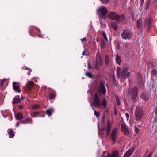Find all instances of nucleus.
Segmentation results:
<instances>
[{
	"mask_svg": "<svg viewBox=\"0 0 157 157\" xmlns=\"http://www.w3.org/2000/svg\"><path fill=\"white\" fill-rule=\"evenodd\" d=\"M108 17L109 19L115 20L119 23L123 22L125 19V16L124 14L120 15L114 12L109 13Z\"/></svg>",
	"mask_w": 157,
	"mask_h": 157,
	"instance_id": "obj_1",
	"label": "nucleus"
},
{
	"mask_svg": "<svg viewBox=\"0 0 157 157\" xmlns=\"http://www.w3.org/2000/svg\"><path fill=\"white\" fill-rule=\"evenodd\" d=\"M138 88L136 86L129 89L128 90V95L134 102H135L137 101L136 98L138 96Z\"/></svg>",
	"mask_w": 157,
	"mask_h": 157,
	"instance_id": "obj_2",
	"label": "nucleus"
},
{
	"mask_svg": "<svg viewBox=\"0 0 157 157\" xmlns=\"http://www.w3.org/2000/svg\"><path fill=\"white\" fill-rule=\"evenodd\" d=\"M135 120L136 121L141 120L144 115L143 109L140 107L136 106L135 111Z\"/></svg>",
	"mask_w": 157,
	"mask_h": 157,
	"instance_id": "obj_3",
	"label": "nucleus"
},
{
	"mask_svg": "<svg viewBox=\"0 0 157 157\" xmlns=\"http://www.w3.org/2000/svg\"><path fill=\"white\" fill-rule=\"evenodd\" d=\"M121 35L123 39L129 40L132 38L133 33L129 30L125 29L121 33Z\"/></svg>",
	"mask_w": 157,
	"mask_h": 157,
	"instance_id": "obj_4",
	"label": "nucleus"
},
{
	"mask_svg": "<svg viewBox=\"0 0 157 157\" xmlns=\"http://www.w3.org/2000/svg\"><path fill=\"white\" fill-rule=\"evenodd\" d=\"M91 106H94L95 107H100L101 106V101L98 95V92H96L94 94V102L90 104Z\"/></svg>",
	"mask_w": 157,
	"mask_h": 157,
	"instance_id": "obj_5",
	"label": "nucleus"
},
{
	"mask_svg": "<svg viewBox=\"0 0 157 157\" xmlns=\"http://www.w3.org/2000/svg\"><path fill=\"white\" fill-rule=\"evenodd\" d=\"M98 13L102 19H106V14L108 13L107 9L104 6L100 7L98 10Z\"/></svg>",
	"mask_w": 157,
	"mask_h": 157,
	"instance_id": "obj_6",
	"label": "nucleus"
},
{
	"mask_svg": "<svg viewBox=\"0 0 157 157\" xmlns=\"http://www.w3.org/2000/svg\"><path fill=\"white\" fill-rule=\"evenodd\" d=\"M109 136H110V138L112 144H115L117 140L118 136V130L117 128H115L111 132Z\"/></svg>",
	"mask_w": 157,
	"mask_h": 157,
	"instance_id": "obj_7",
	"label": "nucleus"
},
{
	"mask_svg": "<svg viewBox=\"0 0 157 157\" xmlns=\"http://www.w3.org/2000/svg\"><path fill=\"white\" fill-rule=\"evenodd\" d=\"M128 70L127 67L124 68L121 72V78L120 80L121 81H124L126 78V77H129L130 73L129 72H127Z\"/></svg>",
	"mask_w": 157,
	"mask_h": 157,
	"instance_id": "obj_8",
	"label": "nucleus"
},
{
	"mask_svg": "<svg viewBox=\"0 0 157 157\" xmlns=\"http://www.w3.org/2000/svg\"><path fill=\"white\" fill-rule=\"evenodd\" d=\"M98 91L100 96L101 95V94L103 95H105L106 94V89L102 81H101L100 85L98 87Z\"/></svg>",
	"mask_w": 157,
	"mask_h": 157,
	"instance_id": "obj_9",
	"label": "nucleus"
},
{
	"mask_svg": "<svg viewBox=\"0 0 157 157\" xmlns=\"http://www.w3.org/2000/svg\"><path fill=\"white\" fill-rule=\"evenodd\" d=\"M152 23L151 18L149 17L148 19L144 20V24L145 26H146L147 30L148 32H150V31L151 25Z\"/></svg>",
	"mask_w": 157,
	"mask_h": 157,
	"instance_id": "obj_10",
	"label": "nucleus"
},
{
	"mask_svg": "<svg viewBox=\"0 0 157 157\" xmlns=\"http://www.w3.org/2000/svg\"><path fill=\"white\" fill-rule=\"evenodd\" d=\"M135 147H132L131 148L129 149L127 151L124 156L123 157H129L133 153L135 149Z\"/></svg>",
	"mask_w": 157,
	"mask_h": 157,
	"instance_id": "obj_11",
	"label": "nucleus"
},
{
	"mask_svg": "<svg viewBox=\"0 0 157 157\" xmlns=\"http://www.w3.org/2000/svg\"><path fill=\"white\" fill-rule=\"evenodd\" d=\"M121 131L124 133L125 135L128 136L129 135V131L126 127L125 124H122L121 125Z\"/></svg>",
	"mask_w": 157,
	"mask_h": 157,
	"instance_id": "obj_12",
	"label": "nucleus"
},
{
	"mask_svg": "<svg viewBox=\"0 0 157 157\" xmlns=\"http://www.w3.org/2000/svg\"><path fill=\"white\" fill-rule=\"evenodd\" d=\"M105 133L107 136L110 135V132L111 130V125L109 120H108L107 126L105 127Z\"/></svg>",
	"mask_w": 157,
	"mask_h": 157,
	"instance_id": "obj_13",
	"label": "nucleus"
},
{
	"mask_svg": "<svg viewBox=\"0 0 157 157\" xmlns=\"http://www.w3.org/2000/svg\"><path fill=\"white\" fill-rule=\"evenodd\" d=\"M13 89L16 92H18V93H20L21 92V90L18 86V84L17 83L15 82H13Z\"/></svg>",
	"mask_w": 157,
	"mask_h": 157,
	"instance_id": "obj_14",
	"label": "nucleus"
},
{
	"mask_svg": "<svg viewBox=\"0 0 157 157\" xmlns=\"http://www.w3.org/2000/svg\"><path fill=\"white\" fill-rule=\"evenodd\" d=\"M140 98L144 101H146L149 99L147 93L144 92L142 93L140 96Z\"/></svg>",
	"mask_w": 157,
	"mask_h": 157,
	"instance_id": "obj_15",
	"label": "nucleus"
},
{
	"mask_svg": "<svg viewBox=\"0 0 157 157\" xmlns=\"http://www.w3.org/2000/svg\"><path fill=\"white\" fill-rule=\"evenodd\" d=\"M34 85V82L32 81H28L27 84V87L28 90H31L33 88Z\"/></svg>",
	"mask_w": 157,
	"mask_h": 157,
	"instance_id": "obj_16",
	"label": "nucleus"
},
{
	"mask_svg": "<svg viewBox=\"0 0 157 157\" xmlns=\"http://www.w3.org/2000/svg\"><path fill=\"white\" fill-rule=\"evenodd\" d=\"M36 31H39L38 28H37L34 27H31L29 30V33L30 34L33 36L32 34H34L36 32Z\"/></svg>",
	"mask_w": 157,
	"mask_h": 157,
	"instance_id": "obj_17",
	"label": "nucleus"
},
{
	"mask_svg": "<svg viewBox=\"0 0 157 157\" xmlns=\"http://www.w3.org/2000/svg\"><path fill=\"white\" fill-rule=\"evenodd\" d=\"M20 122L23 124H26L28 123H32V120L30 118H27L26 119L20 121Z\"/></svg>",
	"mask_w": 157,
	"mask_h": 157,
	"instance_id": "obj_18",
	"label": "nucleus"
},
{
	"mask_svg": "<svg viewBox=\"0 0 157 157\" xmlns=\"http://www.w3.org/2000/svg\"><path fill=\"white\" fill-rule=\"evenodd\" d=\"M136 27L137 28H140L142 24V19L141 18L137 20L136 22Z\"/></svg>",
	"mask_w": 157,
	"mask_h": 157,
	"instance_id": "obj_19",
	"label": "nucleus"
},
{
	"mask_svg": "<svg viewBox=\"0 0 157 157\" xmlns=\"http://www.w3.org/2000/svg\"><path fill=\"white\" fill-rule=\"evenodd\" d=\"M7 132L10 138H13L14 136V134L13 130L12 129H9L7 130Z\"/></svg>",
	"mask_w": 157,
	"mask_h": 157,
	"instance_id": "obj_20",
	"label": "nucleus"
},
{
	"mask_svg": "<svg viewBox=\"0 0 157 157\" xmlns=\"http://www.w3.org/2000/svg\"><path fill=\"white\" fill-rule=\"evenodd\" d=\"M20 99L18 95L16 96L13 99L12 104H15L20 101Z\"/></svg>",
	"mask_w": 157,
	"mask_h": 157,
	"instance_id": "obj_21",
	"label": "nucleus"
},
{
	"mask_svg": "<svg viewBox=\"0 0 157 157\" xmlns=\"http://www.w3.org/2000/svg\"><path fill=\"white\" fill-rule=\"evenodd\" d=\"M138 82L141 85H143V79L142 76L140 73H139L138 76Z\"/></svg>",
	"mask_w": 157,
	"mask_h": 157,
	"instance_id": "obj_22",
	"label": "nucleus"
},
{
	"mask_svg": "<svg viewBox=\"0 0 157 157\" xmlns=\"http://www.w3.org/2000/svg\"><path fill=\"white\" fill-rule=\"evenodd\" d=\"M15 118L16 120H20L23 119V115L21 112H19L15 115Z\"/></svg>",
	"mask_w": 157,
	"mask_h": 157,
	"instance_id": "obj_23",
	"label": "nucleus"
},
{
	"mask_svg": "<svg viewBox=\"0 0 157 157\" xmlns=\"http://www.w3.org/2000/svg\"><path fill=\"white\" fill-rule=\"evenodd\" d=\"M116 63L118 65H120L121 62V57L118 54L116 56Z\"/></svg>",
	"mask_w": 157,
	"mask_h": 157,
	"instance_id": "obj_24",
	"label": "nucleus"
},
{
	"mask_svg": "<svg viewBox=\"0 0 157 157\" xmlns=\"http://www.w3.org/2000/svg\"><path fill=\"white\" fill-rule=\"evenodd\" d=\"M56 97V93L55 92H51L49 96V99L50 100L54 99Z\"/></svg>",
	"mask_w": 157,
	"mask_h": 157,
	"instance_id": "obj_25",
	"label": "nucleus"
},
{
	"mask_svg": "<svg viewBox=\"0 0 157 157\" xmlns=\"http://www.w3.org/2000/svg\"><path fill=\"white\" fill-rule=\"evenodd\" d=\"M53 109L51 108L46 111V113L48 116H50L52 115V113L53 112Z\"/></svg>",
	"mask_w": 157,
	"mask_h": 157,
	"instance_id": "obj_26",
	"label": "nucleus"
},
{
	"mask_svg": "<svg viewBox=\"0 0 157 157\" xmlns=\"http://www.w3.org/2000/svg\"><path fill=\"white\" fill-rule=\"evenodd\" d=\"M22 69L24 70H27L28 71L27 72V74L29 75H30V73L32 71V70L31 69L25 66L23 67H22Z\"/></svg>",
	"mask_w": 157,
	"mask_h": 157,
	"instance_id": "obj_27",
	"label": "nucleus"
},
{
	"mask_svg": "<svg viewBox=\"0 0 157 157\" xmlns=\"http://www.w3.org/2000/svg\"><path fill=\"white\" fill-rule=\"evenodd\" d=\"M105 61L106 64L107 65L109 63V58L107 55H106L105 58Z\"/></svg>",
	"mask_w": 157,
	"mask_h": 157,
	"instance_id": "obj_28",
	"label": "nucleus"
},
{
	"mask_svg": "<svg viewBox=\"0 0 157 157\" xmlns=\"http://www.w3.org/2000/svg\"><path fill=\"white\" fill-rule=\"evenodd\" d=\"M101 46L102 48H104L106 46V44L103 39L101 40Z\"/></svg>",
	"mask_w": 157,
	"mask_h": 157,
	"instance_id": "obj_29",
	"label": "nucleus"
},
{
	"mask_svg": "<svg viewBox=\"0 0 157 157\" xmlns=\"http://www.w3.org/2000/svg\"><path fill=\"white\" fill-rule=\"evenodd\" d=\"M30 115L32 117H38L39 115V113L37 112H34Z\"/></svg>",
	"mask_w": 157,
	"mask_h": 157,
	"instance_id": "obj_30",
	"label": "nucleus"
},
{
	"mask_svg": "<svg viewBox=\"0 0 157 157\" xmlns=\"http://www.w3.org/2000/svg\"><path fill=\"white\" fill-rule=\"evenodd\" d=\"M118 154L119 152L118 151H113L112 154H111V157H118Z\"/></svg>",
	"mask_w": 157,
	"mask_h": 157,
	"instance_id": "obj_31",
	"label": "nucleus"
},
{
	"mask_svg": "<svg viewBox=\"0 0 157 157\" xmlns=\"http://www.w3.org/2000/svg\"><path fill=\"white\" fill-rule=\"evenodd\" d=\"M46 86H44L41 88V93L44 95H45L46 94Z\"/></svg>",
	"mask_w": 157,
	"mask_h": 157,
	"instance_id": "obj_32",
	"label": "nucleus"
},
{
	"mask_svg": "<svg viewBox=\"0 0 157 157\" xmlns=\"http://www.w3.org/2000/svg\"><path fill=\"white\" fill-rule=\"evenodd\" d=\"M150 5L151 0H147L146 1V10H147L149 9Z\"/></svg>",
	"mask_w": 157,
	"mask_h": 157,
	"instance_id": "obj_33",
	"label": "nucleus"
},
{
	"mask_svg": "<svg viewBox=\"0 0 157 157\" xmlns=\"http://www.w3.org/2000/svg\"><path fill=\"white\" fill-rule=\"evenodd\" d=\"M101 105L103 106V108L105 109L107 107V101L105 98H104L101 103Z\"/></svg>",
	"mask_w": 157,
	"mask_h": 157,
	"instance_id": "obj_34",
	"label": "nucleus"
},
{
	"mask_svg": "<svg viewBox=\"0 0 157 157\" xmlns=\"http://www.w3.org/2000/svg\"><path fill=\"white\" fill-rule=\"evenodd\" d=\"M102 157H111V154L109 152L104 151L103 152Z\"/></svg>",
	"mask_w": 157,
	"mask_h": 157,
	"instance_id": "obj_35",
	"label": "nucleus"
},
{
	"mask_svg": "<svg viewBox=\"0 0 157 157\" xmlns=\"http://www.w3.org/2000/svg\"><path fill=\"white\" fill-rule=\"evenodd\" d=\"M102 35L103 36V37L104 39L106 41H108V39L107 37V36H106V33L104 31H102Z\"/></svg>",
	"mask_w": 157,
	"mask_h": 157,
	"instance_id": "obj_36",
	"label": "nucleus"
},
{
	"mask_svg": "<svg viewBox=\"0 0 157 157\" xmlns=\"http://www.w3.org/2000/svg\"><path fill=\"white\" fill-rule=\"evenodd\" d=\"M92 109L94 111V115L96 116V117L99 118L100 117V114L99 113L97 112L96 110L94 109V108H92Z\"/></svg>",
	"mask_w": 157,
	"mask_h": 157,
	"instance_id": "obj_37",
	"label": "nucleus"
},
{
	"mask_svg": "<svg viewBox=\"0 0 157 157\" xmlns=\"http://www.w3.org/2000/svg\"><path fill=\"white\" fill-rule=\"evenodd\" d=\"M86 75L89 78H92L93 76L92 74L90 72L87 71L86 72Z\"/></svg>",
	"mask_w": 157,
	"mask_h": 157,
	"instance_id": "obj_38",
	"label": "nucleus"
},
{
	"mask_svg": "<svg viewBox=\"0 0 157 157\" xmlns=\"http://www.w3.org/2000/svg\"><path fill=\"white\" fill-rule=\"evenodd\" d=\"M105 131V128L104 127L101 128V129L99 130V132L102 135L104 134Z\"/></svg>",
	"mask_w": 157,
	"mask_h": 157,
	"instance_id": "obj_39",
	"label": "nucleus"
},
{
	"mask_svg": "<svg viewBox=\"0 0 157 157\" xmlns=\"http://www.w3.org/2000/svg\"><path fill=\"white\" fill-rule=\"evenodd\" d=\"M113 75L112 76V80H113V82L115 83L116 82V78H115V75H114V71H113Z\"/></svg>",
	"mask_w": 157,
	"mask_h": 157,
	"instance_id": "obj_40",
	"label": "nucleus"
},
{
	"mask_svg": "<svg viewBox=\"0 0 157 157\" xmlns=\"http://www.w3.org/2000/svg\"><path fill=\"white\" fill-rule=\"evenodd\" d=\"M100 1L103 4H107L109 3V0H100Z\"/></svg>",
	"mask_w": 157,
	"mask_h": 157,
	"instance_id": "obj_41",
	"label": "nucleus"
},
{
	"mask_svg": "<svg viewBox=\"0 0 157 157\" xmlns=\"http://www.w3.org/2000/svg\"><path fill=\"white\" fill-rule=\"evenodd\" d=\"M151 73L154 76H156L157 74V71L155 69H153L151 71Z\"/></svg>",
	"mask_w": 157,
	"mask_h": 157,
	"instance_id": "obj_42",
	"label": "nucleus"
},
{
	"mask_svg": "<svg viewBox=\"0 0 157 157\" xmlns=\"http://www.w3.org/2000/svg\"><path fill=\"white\" fill-rule=\"evenodd\" d=\"M96 64L98 65V66L102 65V62L101 57H100V60L99 61H97L96 62Z\"/></svg>",
	"mask_w": 157,
	"mask_h": 157,
	"instance_id": "obj_43",
	"label": "nucleus"
},
{
	"mask_svg": "<svg viewBox=\"0 0 157 157\" xmlns=\"http://www.w3.org/2000/svg\"><path fill=\"white\" fill-rule=\"evenodd\" d=\"M116 102L117 103V105H119L121 103V101L119 99L118 97H116Z\"/></svg>",
	"mask_w": 157,
	"mask_h": 157,
	"instance_id": "obj_44",
	"label": "nucleus"
},
{
	"mask_svg": "<svg viewBox=\"0 0 157 157\" xmlns=\"http://www.w3.org/2000/svg\"><path fill=\"white\" fill-rule=\"evenodd\" d=\"M39 107V106L38 105L35 104L33 106L32 108L34 109H35L38 108Z\"/></svg>",
	"mask_w": 157,
	"mask_h": 157,
	"instance_id": "obj_45",
	"label": "nucleus"
},
{
	"mask_svg": "<svg viewBox=\"0 0 157 157\" xmlns=\"http://www.w3.org/2000/svg\"><path fill=\"white\" fill-rule=\"evenodd\" d=\"M135 131L136 132V134L138 133L139 131L138 128H137L136 125L135 126Z\"/></svg>",
	"mask_w": 157,
	"mask_h": 157,
	"instance_id": "obj_46",
	"label": "nucleus"
},
{
	"mask_svg": "<svg viewBox=\"0 0 157 157\" xmlns=\"http://www.w3.org/2000/svg\"><path fill=\"white\" fill-rule=\"evenodd\" d=\"M121 72L120 71H117V78H119L120 77Z\"/></svg>",
	"mask_w": 157,
	"mask_h": 157,
	"instance_id": "obj_47",
	"label": "nucleus"
},
{
	"mask_svg": "<svg viewBox=\"0 0 157 157\" xmlns=\"http://www.w3.org/2000/svg\"><path fill=\"white\" fill-rule=\"evenodd\" d=\"M112 27L114 29V30H116L117 28V26L115 24H112Z\"/></svg>",
	"mask_w": 157,
	"mask_h": 157,
	"instance_id": "obj_48",
	"label": "nucleus"
},
{
	"mask_svg": "<svg viewBox=\"0 0 157 157\" xmlns=\"http://www.w3.org/2000/svg\"><path fill=\"white\" fill-rule=\"evenodd\" d=\"M144 0H140V6H142L144 3Z\"/></svg>",
	"mask_w": 157,
	"mask_h": 157,
	"instance_id": "obj_49",
	"label": "nucleus"
},
{
	"mask_svg": "<svg viewBox=\"0 0 157 157\" xmlns=\"http://www.w3.org/2000/svg\"><path fill=\"white\" fill-rule=\"evenodd\" d=\"M125 116H126V117H127V120H128L129 117V113H125Z\"/></svg>",
	"mask_w": 157,
	"mask_h": 157,
	"instance_id": "obj_50",
	"label": "nucleus"
},
{
	"mask_svg": "<svg viewBox=\"0 0 157 157\" xmlns=\"http://www.w3.org/2000/svg\"><path fill=\"white\" fill-rule=\"evenodd\" d=\"M94 67L95 69H97V70H98L99 67V66H98L96 64H95L94 66Z\"/></svg>",
	"mask_w": 157,
	"mask_h": 157,
	"instance_id": "obj_51",
	"label": "nucleus"
},
{
	"mask_svg": "<svg viewBox=\"0 0 157 157\" xmlns=\"http://www.w3.org/2000/svg\"><path fill=\"white\" fill-rule=\"evenodd\" d=\"M81 41H82H82H86L87 40V39H86V37H84L83 38H82V39H81Z\"/></svg>",
	"mask_w": 157,
	"mask_h": 157,
	"instance_id": "obj_52",
	"label": "nucleus"
},
{
	"mask_svg": "<svg viewBox=\"0 0 157 157\" xmlns=\"http://www.w3.org/2000/svg\"><path fill=\"white\" fill-rule=\"evenodd\" d=\"M152 155V152H150L149 153L148 155L147 156V157H151Z\"/></svg>",
	"mask_w": 157,
	"mask_h": 157,
	"instance_id": "obj_53",
	"label": "nucleus"
},
{
	"mask_svg": "<svg viewBox=\"0 0 157 157\" xmlns=\"http://www.w3.org/2000/svg\"><path fill=\"white\" fill-rule=\"evenodd\" d=\"M88 68L89 69H91V66L90 65L89 62L88 63Z\"/></svg>",
	"mask_w": 157,
	"mask_h": 157,
	"instance_id": "obj_54",
	"label": "nucleus"
},
{
	"mask_svg": "<svg viewBox=\"0 0 157 157\" xmlns=\"http://www.w3.org/2000/svg\"><path fill=\"white\" fill-rule=\"evenodd\" d=\"M4 79L2 80L1 81L0 83L2 86L4 84Z\"/></svg>",
	"mask_w": 157,
	"mask_h": 157,
	"instance_id": "obj_55",
	"label": "nucleus"
},
{
	"mask_svg": "<svg viewBox=\"0 0 157 157\" xmlns=\"http://www.w3.org/2000/svg\"><path fill=\"white\" fill-rule=\"evenodd\" d=\"M114 113L115 115H117V112L116 110V108H115V109L114 111Z\"/></svg>",
	"mask_w": 157,
	"mask_h": 157,
	"instance_id": "obj_56",
	"label": "nucleus"
},
{
	"mask_svg": "<svg viewBox=\"0 0 157 157\" xmlns=\"http://www.w3.org/2000/svg\"><path fill=\"white\" fill-rule=\"evenodd\" d=\"M19 107V108L20 109H22L23 108V106L22 105H20V106H18Z\"/></svg>",
	"mask_w": 157,
	"mask_h": 157,
	"instance_id": "obj_57",
	"label": "nucleus"
},
{
	"mask_svg": "<svg viewBox=\"0 0 157 157\" xmlns=\"http://www.w3.org/2000/svg\"><path fill=\"white\" fill-rule=\"evenodd\" d=\"M121 68L119 67H117V71H121Z\"/></svg>",
	"mask_w": 157,
	"mask_h": 157,
	"instance_id": "obj_58",
	"label": "nucleus"
},
{
	"mask_svg": "<svg viewBox=\"0 0 157 157\" xmlns=\"http://www.w3.org/2000/svg\"><path fill=\"white\" fill-rule=\"evenodd\" d=\"M19 123H21L20 122H19L17 123V124H16V127H17V126H19Z\"/></svg>",
	"mask_w": 157,
	"mask_h": 157,
	"instance_id": "obj_59",
	"label": "nucleus"
},
{
	"mask_svg": "<svg viewBox=\"0 0 157 157\" xmlns=\"http://www.w3.org/2000/svg\"><path fill=\"white\" fill-rule=\"evenodd\" d=\"M105 115H103V117H102V119L103 120V121H104V120H105Z\"/></svg>",
	"mask_w": 157,
	"mask_h": 157,
	"instance_id": "obj_60",
	"label": "nucleus"
},
{
	"mask_svg": "<svg viewBox=\"0 0 157 157\" xmlns=\"http://www.w3.org/2000/svg\"><path fill=\"white\" fill-rule=\"evenodd\" d=\"M82 55H86V54L85 53V51H84L82 53Z\"/></svg>",
	"mask_w": 157,
	"mask_h": 157,
	"instance_id": "obj_61",
	"label": "nucleus"
},
{
	"mask_svg": "<svg viewBox=\"0 0 157 157\" xmlns=\"http://www.w3.org/2000/svg\"><path fill=\"white\" fill-rule=\"evenodd\" d=\"M117 48L118 49H119L120 47V46L119 44L117 45Z\"/></svg>",
	"mask_w": 157,
	"mask_h": 157,
	"instance_id": "obj_62",
	"label": "nucleus"
},
{
	"mask_svg": "<svg viewBox=\"0 0 157 157\" xmlns=\"http://www.w3.org/2000/svg\"><path fill=\"white\" fill-rule=\"evenodd\" d=\"M155 114L156 115L157 114V111L156 110H155Z\"/></svg>",
	"mask_w": 157,
	"mask_h": 157,
	"instance_id": "obj_63",
	"label": "nucleus"
},
{
	"mask_svg": "<svg viewBox=\"0 0 157 157\" xmlns=\"http://www.w3.org/2000/svg\"><path fill=\"white\" fill-rule=\"evenodd\" d=\"M137 1V3H136V5H137L138 3V0H136Z\"/></svg>",
	"mask_w": 157,
	"mask_h": 157,
	"instance_id": "obj_64",
	"label": "nucleus"
}]
</instances>
